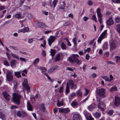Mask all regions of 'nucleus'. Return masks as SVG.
I'll return each instance as SVG.
<instances>
[{
	"mask_svg": "<svg viewBox=\"0 0 120 120\" xmlns=\"http://www.w3.org/2000/svg\"><path fill=\"white\" fill-rule=\"evenodd\" d=\"M78 57H79L78 55L72 54L71 56L68 58V61L72 64L76 63L78 65L80 64H81V62L79 61Z\"/></svg>",
	"mask_w": 120,
	"mask_h": 120,
	"instance_id": "nucleus-1",
	"label": "nucleus"
},
{
	"mask_svg": "<svg viewBox=\"0 0 120 120\" xmlns=\"http://www.w3.org/2000/svg\"><path fill=\"white\" fill-rule=\"evenodd\" d=\"M21 97L22 96L18 94H13L12 101L13 102L16 104L19 105L20 99Z\"/></svg>",
	"mask_w": 120,
	"mask_h": 120,
	"instance_id": "nucleus-2",
	"label": "nucleus"
},
{
	"mask_svg": "<svg viewBox=\"0 0 120 120\" xmlns=\"http://www.w3.org/2000/svg\"><path fill=\"white\" fill-rule=\"evenodd\" d=\"M6 80L9 82H12L13 80V76L12 72L8 70L6 72Z\"/></svg>",
	"mask_w": 120,
	"mask_h": 120,
	"instance_id": "nucleus-3",
	"label": "nucleus"
},
{
	"mask_svg": "<svg viewBox=\"0 0 120 120\" xmlns=\"http://www.w3.org/2000/svg\"><path fill=\"white\" fill-rule=\"evenodd\" d=\"M16 115L19 117L24 118L28 116V114L25 111L23 110L18 111L17 112Z\"/></svg>",
	"mask_w": 120,
	"mask_h": 120,
	"instance_id": "nucleus-4",
	"label": "nucleus"
},
{
	"mask_svg": "<svg viewBox=\"0 0 120 120\" xmlns=\"http://www.w3.org/2000/svg\"><path fill=\"white\" fill-rule=\"evenodd\" d=\"M96 93L100 97L102 98L104 97L105 96V90L103 88L97 89Z\"/></svg>",
	"mask_w": 120,
	"mask_h": 120,
	"instance_id": "nucleus-5",
	"label": "nucleus"
},
{
	"mask_svg": "<svg viewBox=\"0 0 120 120\" xmlns=\"http://www.w3.org/2000/svg\"><path fill=\"white\" fill-rule=\"evenodd\" d=\"M97 12L99 21L100 23L101 24L102 23V16L101 13V10L99 8H98L97 10Z\"/></svg>",
	"mask_w": 120,
	"mask_h": 120,
	"instance_id": "nucleus-6",
	"label": "nucleus"
},
{
	"mask_svg": "<svg viewBox=\"0 0 120 120\" xmlns=\"http://www.w3.org/2000/svg\"><path fill=\"white\" fill-rule=\"evenodd\" d=\"M56 38V36L52 35L50 36L48 39L49 44L50 46H51V44L54 42Z\"/></svg>",
	"mask_w": 120,
	"mask_h": 120,
	"instance_id": "nucleus-7",
	"label": "nucleus"
},
{
	"mask_svg": "<svg viewBox=\"0 0 120 120\" xmlns=\"http://www.w3.org/2000/svg\"><path fill=\"white\" fill-rule=\"evenodd\" d=\"M113 23V22L112 17H110L109 19L106 21V24L108 26H110Z\"/></svg>",
	"mask_w": 120,
	"mask_h": 120,
	"instance_id": "nucleus-8",
	"label": "nucleus"
},
{
	"mask_svg": "<svg viewBox=\"0 0 120 120\" xmlns=\"http://www.w3.org/2000/svg\"><path fill=\"white\" fill-rule=\"evenodd\" d=\"M69 86L71 89H75L76 88V86L75 85L73 81L72 80H70L69 81Z\"/></svg>",
	"mask_w": 120,
	"mask_h": 120,
	"instance_id": "nucleus-9",
	"label": "nucleus"
},
{
	"mask_svg": "<svg viewBox=\"0 0 120 120\" xmlns=\"http://www.w3.org/2000/svg\"><path fill=\"white\" fill-rule=\"evenodd\" d=\"M59 111L60 112L65 113L69 112L70 110L68 108H59Z\"/></svg>",
	"mask_w": 120,
	"mask_h": 120,
	"instance_id": "nucleus-10",
	"label": "nucleus"
},
{
	"mask_svg": "<svg viewBox=\"0 0 120 120\" xmlns=\"http://www.w3.org/2000/svg\"><path fill=\"white\" fill-rule=\"evenodd\" d=\"M105 36V31H104L101 34L98 40V42L100 43L102 40L104 38Z\"/></svg>",
	"mask_w": 120,
	"mask_h": 120,
	"instance_id": "nucleus-11",
	"label": "nucleus"
},
{
	"mask_svg": "<svg viewBox=\"0 0 120 120\" xmlns=\"http://www.w3.org/2000/svg\"><path fill=\"white\" fill-rule=\"evenodd\" d=\"M114 100L115 105H119L120 104V97L116 96L115 97Z\"/></svg>",
	"mask_w": 120,
	"mask_h": 120,
	"instance_id": "nucleus-12",
	"label": "nucleus"
},
{
	"mask_svg": "<svg viewBox=\"0 0 120 120\" xmlns=\"http://www.w3.org/2000/svg\"><path fill=\"white\" fill-rule=\"evenodd\" d=\"M3 94L4 97L6 100L8 101L10 100V96L6 92H3Z\"/></svg>",
	"mask_w": 120,
	"mask_h": 120,
	"instance_id": "nucleus-13",
	"label": "nucleus"
},
{
	"mask_svg": "<svg viewBox=\"0 0 120 120\" xmlns=\"http://www.w3.org/2000/svg\"><path fill=\"white\" fill-rule=\"evenodd\" d=\"M24 82L25 84H24V83H23L22 84L24 85V87L26 88L28 93L30 91V88L29 85L27 84V81L26 80H25Z\"/></svg>",
	"mask_w": 120,
	"mask_h": 120,
	"instance_id": "nucleus-14",
	"label": "nucleus"
},
{
	"mask_svg": "<svg viewBox=\"0 0 120 120\" xmlns=\"http://www.w3.org/2000/svg\"><path fill=\"white\" fill-rule=\"evenodd\" d=\"M117 45L114 42H111L110 44V47L111 49L113 50L116 48Z\"/></svg>",
	"mask_w": 120,
	"mask_h": 120,
	"instance_id": "nucleus-15",
	"label": "nucleus"
},
{
	"mask_svg": "<svg viewBox=\"0 0 120 120\" xmlns=\"http://www.w3.org/2000/svg\"><path fill=\"white\" fill-rule=\"evenodd\" d=\"M80 116L79 115L77 114H75L74 115L73 117V120H80Z\"/></svg>",
	"mask_w": 120,
	"mask_h": 120,
	"instance_id": "nucleus-16",
	"label": "nucleus"
},
{
	"mask_svg": "<svg viewBox=\"0 0 120 120\" xmlns=\"http://www.w3.org/2000/svg\"><path fill=\"white\" fill-rule=\"evenodd\" d=\"M21 71H19L14 72V73L15 75L16 76L17 78H19L21 77Z\"/></svg>",
	"mask_w": 120,
	"mask_h": 120,
	"instance_id": "nucleus-17",
	"label": "nucleus"
},
{
	"mask_svg": "<svg viewBox=\"0 0 120 120\" xmlns=\"http://www.w3.org/2000/svg\"><path fill=\"white\" fill-rule=\"evenodd\" d=\"M36 24L42 28H44L45 27L44 24L41 22L37 21Z\"/></svg>",
	"mask_w": 120,
	"mask_h": 120,
	"instance_id": "nucleus-18",
	"label": "nucleus"
},
{
	"mask_svg": "<svg viewBox=\"0 0 120 120\" xmlns=\"http://www.w3.org/2000/svg\"><path fill=\"white\" fill-rule=\"evenodd\" d=\"M58 1V0H54L53 1L52 3H51L50 4V6L51 7H53L54 8Z\"/></svg>",
	"mask_w": 120,
	"mask_h": 120,
	"instance_id": "nucleus-19",
	"label": "nucleus"
},
{
	"mask_svg": "<svg viewBox=\"0 0 120 120\" xmlns=\"http://www.w3.org/2000/svg\"><path fill=\"white\" fill-rule=\"evenodd\" d=\"M38 98V95H36L35 96L32 95L31 96L30 98V100L31 101L33 102H34L35 101L36 99H37Z\"/></svg>",
	"mask_w": 120,
	"mask_h": 120,
	"instance_id": "nucleus-20",
	"label": "nucleus"
},
{
	"mask_svg": "<svg viewBox=\"0 0 120 120\" xmlns=\"http://www.w3.org/2000/svg\"><path fill=\"white\" fill-rule=\"evenodd\" d=\"M16 62V61L15 60H11V65L12 68H14L15 67Z\"/></svg>",
	"mask_w": 120,
	"mask_h": 120,
	"instance_id": "nucleus-21",
	"label": "nucleus"
},
{
	"mask_svg": "<svg viewBox=\"0 0 120 120\" xmlns=\"http://www.w3.org/2000/svg\"><path fill=\"white\" fill-rule=\"evenodd\" d=\"M29 30V28L28 27H25L21 29V32L24 33L28 31Z\"/></svg>",
	"mask_w": 120,
	"mask_h": 120,
	"instance_id": "nucleus-22",
	"label": "nucleus"
},
{
	"mask_svg": "<svg viewBox=\"0 0 120 120\" xmlns=\"http://www.w3.org/2000/svg\"><path fill=\"white\" fill-rule=\"evenodd\" d=\"M61 48L63 50H65L67 48L66 45L64 42H62L61 43Z\"/></svg>",
	"mask_w": 120,
	"mask_h": 120,
	"instance_id": "nucleus-23",
	"label": "nucleus"
},
{
	"mask_svg": "<svg viewBox=\"0 0 120 120\" xmlns=\"http://www.w3.org/2000/svg\"><path fill=\"white\" fill-rule=\"evenodd\" d=\"M65 91L66 94L67 93H68L70 91L68 83H67L66 84V88Z\"/></svg>",
	"mask_w": 120,
	"mask_h": 120,
	"instance_id": "nucleus-24",
	"label": "nucleus"
},
{
	"mask_svg": "<svg viewBox=\"0 0 120 120\" xmlns=\"http://www.w3.org/2000/svg\"><path fill=\"white\" fill-rule=\"evenodd\" d=\"M5 115L3 113H0V118L3 120H4L5 119Z\"/></svg>",
	"mask_w": 120,
	"mask_h": 120,
	"instance_id": "nucleus-25",
	"label": "nucleus"
},
{
	"mask_svg": "<svg viewBox=\"0 0 120 120\" xmlns=\"http://www.w3.org/2000/svg\"><path fill=\"white\" fill-rule=\"evenodd\" d=\"M117 87L115 86H114L112 87V88L110 89L109 91L110 92H112L117 90Z\"/></svg>",
	"mask_w": 120,
	"mask_h": 120,
	"instance_id": "nucleus-26",
	"label": "nucleus"
},
{
	"mask_svg": "<svg viewBox=\"0 0 120 120\" xmlns=\"http://www.w3.org/2000/svg\"><path fill=\"white\" fill-rule=\"evenodd\" d=\"M27 108L28 110L30 111H32L34 109L32 105H27Z\"/></svg>",
	"mask_w": 120,
	"mask_h": 120,
	"instance_id": "nucleus-27",
	"label": "nucleus"
},
{
	"mask_svg": "<svg viewBox=\"0 0 120 120\" xmlns=\"http://www.w3.org/2000/svg\"><path fill=\"white\" fill-rule=\"evenodd\" d=\"M113 111L112 110H109L107 111V114L110 116H111L112 115Z\"/></svg>",
	"mask_w": 120,
	"mask_h": 120,
	"instance_id": "nucleus-28",
	"label": "nucleus"
},
{
	"mask_svg": "<svg viewBox=\"0 0 120 120\" xmlns=\"http://www.w3.org/2000/svg\"><path fill=\"white\" fill-rule=\"evenodd\" d=\"M50 52L51 53L50 55H52V56H54L56 53V52L54 50L51 49L50 50Z\"/></svg>",
	"mask_w": 120,
	"mask_h": 120,
	"instance_id": "nucleus-29",
	"label": "nucleus"
},
{
	"mask_svg": "<svg viewBox=\"0 0 120 120\" xmlns=\"http://www.w3.org/2000/svg\"><path fill=\"white\" fill-rule=\"evenodd\" d=\"M39 61V59L38 58H37L35 59L33 62V64L34 65L37 64L38 63Z\"/></svg>",
	"mask_w": 120,
	"mask_h": 120,
	"instance_id": "nucleus-30",
	"label": "nucleus"
},
{
	"mask_svg": "<svg viewBox=\"0 0 120 120\" xmlns=\"http://www.w3.org/2000/svg\"><path fill=\"white\" fill-rule=\"evenodd\" d=\"M101 113L99 112H96L95 113V117L97 118H99L101 116Z\"/></svg>",
	"mask_w": 120,
	"mask_h": 120,
	"instance_id": "nucleus-31",
	"label": "nucleus"
},
{
	"mask_svg": "<svg viewBox=\"0 0 120 120\" xmlns=\"http://www.w3.org/2000/svg\"><path fill=\"white\" fill-rule=\"evenodd\" d=\"M4 65L7 66H9L8 62L6 60H4Z\"/></svg>",
	"mask_w": 120,
	"mask_h": 120,
	"instance_id": "nucleus-32",
	"label": "nucleus"
},
{
	"mask_svg": "<svg viewBox=\"0 0 120 120\" xmlns=\"http://www.w3.org/2000/svg\"><path fill=\"white\" fill-rule=\"evenodd\" d=\"M60 55H58L56 56V58L55 60V61H58L60 59Z\"/></svg>",
	"mask_w": 120,
	"mask_h": 120,
	"instance_id": "nucleus-33",
	"label": "nucleus"
},
{
	"mask_svg": "<svg viewBox=\"0 0 120 120\" xmlns=\"http://www.w3.org/2000/svg\"><path fill=\"white\" fill-rule=\"evenodd\" d=\"M40 110L43 112H45V109L44 105H41V106L40 108Z\"/></svg>",
	"mask_w": 120,
	"mask_h": 120,
	"instance_id": "nucleus-34",
	"label": "nucleus"
},
{
	"mask_svg": "<svg viewBox=\"0 0 120 120\" xmlns=\"http://www.w3.org/2000/svg\"><path fill=\"white\" fill-rule=\"evenodd\" d=\"M11 55L13 57H14L18 59H19V57L18 56L16 55L15 54H14L12 53H11Z\"/></svg>",
	"mask_w": 120,
	"mask_h": 120,
	"instance_id": "nucleus-35",
	"label": "nucleus"
},
{
	"mask_svg": "<svg viewBox=\"0 0 120 120\" xmlns=\"http://www.w3.org/2000/svg\"><path fill=\"white\" fill-rule=\"evenodd\" d=\"M117 31L120 34V24H119L117 25Z\"/></svg>",
	"mask_w": 120,
	"mask_h": 120,
	"instance_id": "nucleus-36",
	"label": "nucleus"
},
{
	"mask_svg": "<svg viewBox=\"0 0 120 120\" xmlns=\"http://www.w3.org/2000/svg\"><path fill=\"white\" fill-rule=\"evenodd\" d=\"M97 103H98V105H101L102 104V102L101 101V100H100L99 99H97Z\"/></svg>",
	"mask_w": 120,
	"mask_h": 120,
	"instance_id": "nucleus-37",
	"label": "nucleus"
},
{
	"mask_svg": "<svg viewBox=\"0 0 120 120\" xmlns=\"http://www.w3.org/2000/svg\"><path fill=\"white\" fill-rule=\"evenodd\" d=\"M92 19L94 20L96 22H97L96 15H93L92 18Z\"/></svg>",
	"mask_w": 120,
	"mask_h": 120,
	"instance_id": "nucleus-38",
	"label": "nucleus"
},
{
	"mask_svg": "<svg viewBox=\"0 0 120 120\" xmlns=\"http://www.w3.org/2000/svg\"><path fill=\"white\" fill-rule=\"evenodd\" d=\"M57 104V105H63L64 104L62 101L60 102L59 100H58Z\"/></svg>",
	"mask_w": 120,
	"mask_h": 120,
	"instance_id": "nucleus-39",
	"label": "nucleus"
},
{
	"mask_svg": "<svg viewBox=\"0 0 120 120\" xmlns=\"http://www.w3.org/2000/svg\"><path fill=\"white\" fill-rule=\"evenodd\" d=\"M23 10L24 11L25 10H26L29 9H30V7L27 6H24L23 8Z\"/></svg>",
	"mask_w": 120,
	"mask_h": 120,
	"instance_id": "nucleus-40",
	"label": "nucleus"
},
{
	"mask_svg": "<svg viewBox=\"0 0 120 120\" xmlns=\"http://www.w3.org/2000/svg\"><path fill=\"white\" fill-rule=\"evenodd\" d=\"M116 59V62H120V57L118 56H117L115 57Z\"/></svg>",
	"mask_w": 120,
	"mask_h": 120,
	"instance_id": "nucleus-41",
	"label": "nucleus"
},
{
	"mask_svg": "<svg viewBox=\"0 0 120 120\" xmlns=\"http://www.w3.org/2000/svg\"><path fill=\"white\" fill-rule=\"evenodd\" d=\"M71 24V23L69 22H65L63 24V25L64 26H69Z\"/></svg>",
	"mask_w": 120,
	"mask_h": 120,
	"instance_id": "nucleus-42",
	"label": "nucleus"
},
{
	"mask_svg": "<svg viewBox=\"0 0 120 120\" xmlns=\"http://www.w3.org/2000/svg\"><path fill=\"white\" fill-rule=\"evenodd\" d=\"M14 86L13 88L14 90H15L17 88V83L16 82H14Z\"/></svg>",
	"mask_w": 120,
	"mask_h": 120,
	"instance_id": "nucleus-43",
	"label": "nucleus"
},
{
	"mask_svg": "<svg viewBox=\"0 0 120 120\" xmlns=\"http://www.w3.org/2000/svg\"><path fill=\"white\" fill-rule=\"evenodd\" d=\"M15 17L16 18H21V15L20 14H18L15 15Z\"/></svg>",
	"mask_w": 120,
	"mask_h": 120,
	"instance_id": "nucleus-44",
	"label": "nucleus"
},
{
	"mask_svg": "<svg viewBox=\"0 0 120 120\" xmlns=\"http://www.w3.org/2000/svg\"><path fill=\"white\" fill-rule=\"evenodd\" d=\"M76 38H73L72 39L75 45H77V43L76 42Z\"/></svg>",
	"mask_w": 120,
	"mask_h": 120,
	"instance_id": "nucleus-45",
	"label": "nucleus"
},
{
	"mask_svg": "<svg viewBox=\"0 0 120 120\" xmlns=\"http://www.w3.org/2000/svg\"><path fill=\"white\" fill-rule=\"evenodd\" d=\"M77 94L79 96H81L82 94V93L81 91L80 90H79L77 93Z\"/></svg>",
	"mask_w": 120,
	"mask_h": 120,
	"instance_id": "nucleus-46",
	"label": "nucleus"
},
{
	"mask_svg": "<svg viewBox=\"0 0 120 120\" xmlns=\"http://www.w3.org/2000/svg\"><path fill=\"white\" fill-rule=\"evenodd\" d=\"M54 70L52 67L50 68V69L48 71V73H50L51 72H52Z\"/></svg>",
	"mask_w": 120,
	"mask_h": 120,
	"instance_id": "nucleus-47",
	"label": "nucleus"
},
{
	"mask_svg": "<svg viewBox=\"0 0 120 120\" xmlns=\"http://www.w3.org/2000/svg\"><path fill=\"white\" fill-rule=\"evenodd\" d=\"M65 6L63 5H60L59 7V8L60 9H64Z\"/></svg>",
	"mask_w": 120,
	"mask_h": 120,
	"instance_id": "nucleus-48",
	"label": "nucleus"
},
{
	"mask_svg": "<svg viewBox=\"0 0 120 120\" xmlns=\"http://www.w3.org/2000/svg\"><path fill=\"white\" fill-rule=\"evenodd\" d=\"M115 21L117 23H119L120 21V18L118 17H117L115 19Z\"/></svg>",
	"mask_w": 120,
	"mask_h": 120,
	"instance_id": "nucleus-49",
	"label": "nucleus"
},
{
	"mask_svg": "<svg viewBox=\"0 0 120 120\" xmlns=\"http://www.w3.org/2000/svg\"><path fill=\"white\" fill-rule=\"evenodd\" d=\"M93 3L92 1L90 0H89L87 2L88 4L90 5H92Z\"/></svg>",
	"mask_w": 120,
	"mask_h": 120,
	"instance_id": "nucleus-50",
	"label": "nucleus"
},
{
	"mask_svg": "<svg viewBox=\"0 0 120 120\" xmlns=\"http://www.w3.org/2000/svg\"><path fill=\"white\" fill-rule=\"evenodd\" d=\"M33 39L31 38L29 39H28V42L29 43H32L33 41Z\"/></svg>",
	"mask_w": 120,
	"mask_h": 120,
	"instance_id": "nucleus-51",
	"label": "nucleus"
},
{
	"mask_svg": "<svg viewBox=\"0 0 120 120\" xmlns=\"http://www.w3.org/2000/svg\"><path fill=\"white\" fill-rule=\"evenodd\" d=\"M64 89L63 87V86L61 87L59 90V92L60 93H61L62 91H63V90Z\"/></svg>",
	"mask_w": 120,
	"mask_h": 120,
	"instance_id": "nucleus-52",
	"label": "nucleus"
},
{
	"mask_svg": "<svg viewBox=\"0 0 120 120\" xmlns=\"http://www.w3.org/2000/svg\"><path fill=\"white\" fill-rule=\"evenodd\" d=\"M85 94L84 95L85 96H86L89 93V91L87 90V89H85Z\"/></svg>",
	"mask_w": 120,
	"mask_h": 120,
	"instance_id": "nucleus-53",
	"label": "nucleus"
},
{
	"mask_svg": "<svg viewBox=\"0 0 120 120\" xmlns=\"http://www.w3.org/2000/svg\"><path fill=\"white\" fill-rule=\"evenodd\" d=\"M98 108L101 111H104V108H103L100 105H98Z\"/></svg>",
	"mask_w": 120,
	"mask_h": 120,
	"instance_id": "nucleus-54",
	"label": "nucleus"
},
{
	"mask_svg": "<svg viewBox=\"0 0 120 120\" xmlns=\"http://www.w3.org/2000/svg\"><path fill=\"white\" fill-rule=\"evenodd\" d=\"M78 104L77 102L75 101H72L71 104V105H77Z\"/></svg>",
	"mask_w": 120,
	"mask_h": 120,
	"instance_id": "nucleus-55",
	"label": "nucleus"
},
{
	"mask_svg": "<svg viewBox=\"0 0 120 120\" xmlns=\"http://www.w3.org/2000/svg\"><path fill=\"white\" fill-rule=\"evenodd\" d=\"M20 59L21 61L25 62V63L26 62V59L25 58L22 57H20Z\"/></svg>",
	"mask_w": 120,
	"mask_h": 120,
	"instance_id": "nucleus-56",
	"label": "nucleus"
},
{
	"mask_svg": "<svg viewBox=\"0 0 120 120\" xmlns=\"http://www.w3.org/2000/svg\"><path fill=\"white\" fill-rule=\"evenodd\" d=\"M41 69L42 70V71L43 72H45L47 71V69L44 67H41Z\"/></svg>",
	"mask_w": 120,
	"mask_h": 120,
	"instance_id": "nucleus-57",
	"label": "nucleus"
},
{
	"mask_svg": "<svg viewBox=\"0 0 120 120\" xmlns=\"http://www.w3.org/2000/svg\"><path fill=\"white\" fill-rule=\"evenodd\" d=\"M88 19V18L86 16H84L83 18V19L85 21H86Z\"/></svg>",
	"mask_w": 120,
	"mask_h": 120,
	"instance_id": "nucleus-58",
	"label": "nucleus"
},
{
	"mask_svg": "<svg viewBox=\"0 0 120 120\" xmlns=\"http://www.w3.org/2000/svg\"><path fill=\"white\" fill-rule=\"evenodd\" d=\"M76 96V94L75 93H72L71 94V97H73Z\"/></svg>",
	"mask_w": 120,
	"mask_h": 120,
	"instance_id": "nucleus-59",
	"label": "nucleus"
},
{
	"mask_svg": "<svg viewBox=\"0 0 120 120\" xmlns=\"http://www.w3.org/2000/svg\"><path fill=\"white\" fill-rule=\"evenodd\" d=\"M88 120H94V119L91 116H89L88 118Z\"/></svg>",
	"mask_w": 120,
	"mask_h": 120,
	"instance_id": "nucleus-60",
	"label": "nucleus"
},
{
	"mask_svg": "<svg viewBox=\"0 0 120 120\" xmlns=\"http://www.w3.org/2000/svg\"><path fill=\"white\" fill-rule=\"evenodd\" d=\"M28 17L30 19H31L32 18V16L31 14H29L28 15Z\"/></svg>",
	"mask_w": 120,
	"mask_h": 120,
	"instance_id": "nucleus-61",
	"label": "nucleus"
},
{
	"mask_svg": "<svg viewBox=\"0 0 120 120\" xmlns=\"http://www.w3.org/2000/svg\"><path fill=\"white\" fill-rule=\"evenodd\" d=\"M52 68L54 69V70H56L59 67L58 66L55 65L53 66Z\"/></svg>",
	"mask_w": 120,
	"mask_h": 120,
	"instance_id": "nucleus-62",
	"label": "nucleus"
},
{
	"mask_svg": "<svg viewBox=\"0 0 120 120\" xmlns=\"http://www.w3.org/2000/svg\"><path fill=\"white\" fill-rule=\"evenodd\" d=\"M18 107L16 106V105H12L11 107V108L12 109H14L18 108Z\"/></svg>",
	"mask_w": 120,
	"mask_h": 120,
	"instance_id": "nucleus-63",
	"label": "nucleus"
},
{
	"mask_svg": "<svg viewBox=\"0 0 120 120\" xmlns=\"http://www.w3.org/2000/svg\"><path fill=\"white\" fill-rule=\"evenodd\" d=\"M51 30H47L44 32V33L45 34H47L51 32Z\"/></svg>",
	"mask_w": 120,
	"mask_h": 120,
	"instance_id": "nucleus-64",
	"label": "nucleus"
}]
</instances>
